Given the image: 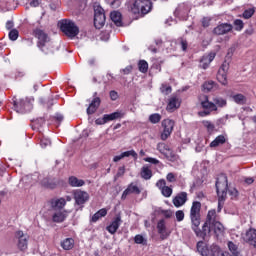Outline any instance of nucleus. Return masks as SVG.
Returning <instances> with one entry per match:
<instances>
[{"mask_svg": "<svg viewBox=\"0 0 256 256\" xmlns=\"http://www.w3.org/2000/svg\"><path fill=\"white\" fill-rule=\"evenodd\" d=\"M191 229L198 239L205 241L214 232L216 237L223 235L225 227L217 220V211L215 209L209 210L206 220L201 227V202L193 201L190 208Z\"/></svg>", "mask_w": 256, "mask_h": 256, "instance_id": "nucleus-1", "label": "nucleus"}, {"mask_svg": "<svg viewBox=\"0 0 256 256\" xmlns=\"http://www.w3.org/2000/svg\"><path fill=\"white\" fill-rule=\"evenodd\" d=\"M32 35L38 39L37 47L42 53L45 55H53V53H55V45L53 44V41H51L49 34L41 30V28H36L33 30Z\"/></svg>", "mask_w": 256, "mask_h": 256, "instance_id": "nucleus-2", "label": "nucleus"}, {"mask_svg": "<svg viewBox=\"0 0 256 256\" xmlns=\"http://www.w3.org/2000/svg\"><path fill=\"white\" fill-rule=\"evenodd\" d=\"M153 9V2L151 0H135L130 7V11L133 15H140L145 17L148 13H151Z\"/></svg>", "mask_w": 256, "mask_h": 256, "instance_id": "nucleus-3", "label": "nucleus"}, {"mask_svg": "<svg viewBox=\"0 0 256 256\" xmlns=\"http://www.w3.org/2000/svg\"><path fill=\"white\" fill-rule=\"evenodd\" d=\"M216 193L220 197L221 201L227 199V190L229 189V182L227 180V175L220 174L216 180Z\"/></svg>", "mask_w": 256, "mask_h": 256, "instance_id": "nucleus-4", "label": "nucleus"}, {"mask_svg": "<svg viewBox=\"0 0 256 256\" xmlns=\"http://www.w3.org/2000/svg\"><path fill=\"white\" fill-rule=\"evenodd\" d=\"M60 31H62L66 37H70L71 39L79 35V27L75 25V22L67 19L60 22Z\"/></svg>", "mask_w": 256, "mask_h": 256, "instance_id": "nucleus-5", "label": "nucleus"}, {"mask_svg": "<svg viewBox=\"0 0 256 256\" xmlns=\"http://www.w3.org/2000/svg\"><path fill=\"white\" fill-rule=\"evenodd\" d=\"M105 21H107L105 10L101 6H96L94 8V27L96 29H103L105 27Z\"/></svg>", "mask_w": 256, "mask_h": 256, "instance_id": "nucleus-6", "label": "nucleus"}, {"mask_svg": "<svg viewBox=\"0 0 256 256\" xmlns=\"http://www.w3.org/2000/svg\"><path fill=\"white\" fill-rule=\"evenodd\" d=\"M13 107L17 113H29L33 109V104L27 99H13Z\"/></svg>", "mask_w": 256, "mask_h": 256, "instance_id": "nucleus-7", "label": "nucleus"}, {"mask_svg": "<svg viewBox=\"0 0 256 256\" xmlns=\"http://www.w3.org/2000/svg\"><path fill=\"white\" fill-rule=\"evenodd\" d=\"M163 132L161 134L162 141H167L173 133V127H175V121L171 119H165L162 121Z\"/></svg>", "mask_w": 256, "mask_h": 256, "instance_id": "nucleus-8", "label": "nucleus"}, {"mask_svg": "<svg viewBox=\"0 0 256 256\" xmlns=\"http://www.w3.org/2000/svg\"><path fill=\"white\" fill-rule=\"evenodd\" d=\"M16 239H18L17 247L20 251H27V247L29 245V236L23 231L18 230L15 233Z\"/></svg>", "mask_w": 256, "mask_h": 256, "instance_id": "nucleus-9", "label": "nucleus"}, {"mask_svg": "<svg viewBox=\"0 0 256 256\" xmlns=\"http://www.w3.org/2000/svg\"><path fill=\"white\" fill-rule=\"evenodd\" d=\"M198 101L205 111H217V105L214 102L209 101V96L201 94L198 96Z\"/></svg>", "mask_w": 256, "mask_h": 256, "instance_id": "nucleus-10", "label": "nucleus"}, {"mask_svg": "<svg viewBox=\"0 0 256 256\" xmlns=\"http://www.w3.org/2000/svg\"><path fill=\"white\" fill-rule=\"evenodd\" d=\"M73 197L75 205H78V207H83V205L89 201V193L79 189L73 191Z\"/></svg>", "mask_w": 256, "mask_h": 256, "instance_id": "nucleus-11", "label": "nucleus"}, {"mask_svg": "<svg viewBox=\"0 0 256 256\" xmlns=\"http://www.w3.org/2000/svg\"><path fill=\"white\" fill-rule=\"evenodd\" d=\"M233 31V24L220 23L212 31L214 35H227Z\"/></svg>", "mask_w": 256, "mask_h": 256, "instance_id": "nucleus-12", "label": "nucleus"}, {"mask_svg": "<svg viewBox=\"0 0 256 256\" xmlns=\"http://www.w3.org/2000/svg\"><path fill=\"white\" fill-rule=\"evenodd\" d=\"M243 241L245 243H248V245H251L256 249V229L255 228H250L248 229L245 234L242 236Z\"/></svg>", "mask_w": 256, "mask_h": 256, "instance_id": "nucleus-13", "label": "nucleus"}, {"mask_svg": "<svg viewBox=\"0 0 256 256\" xmlns=\"http://www.w3.org/2000/svg\"><path fill=\"white\" fill-rule=\"evenodd\" d=\"M93 97V100L86 109L87 115H95V113H97V109L101 106V98L97 97V92L94 93Z\"/></svg>", "mask_w": 256, "mask_h": 256, "instance_id": "nucleus-14", "label": "nucleus"}, {"mask_svg": "<svg viewBox=\"0 0 256 256\" xmlns=\"http://www.w3.org/2000/svg\"><path fill=\"white\" fill-rule=\"evenodd\" d=\"M121 223H123V220H121V215H118L112 220L110 225L106 227V231H108L110 235H115L119 227H121Z\"/></svg>", "mask_w": 256, "mask_h": 256, "instance_id": "nucleus-15", "label": "nucleus"}, {"mask_svg": "<svg viewBox=\"0 0 256 256\" xmlns=\"http://www.w3.org/2000/svg\"><path fill=\"white\" fill-rule=\"evenodd\" d=\"M156 229L161 239H167V237H169L170 234L167 232V223L165 222V219H160L158 221Z\"/></svg>", "mask_w": 256, "mask_h": 256, "instance_id": "nucleus-16", "label": "nucleus"}, {"mask_svg": "<svg viewBox=\"0 0 256 256\" xmlns=\"http://www.w3.org/2000/svg\"><path fill=\"white\" fill-rule=\"evenodd\" d=\"M187 192L178 193L172 200L174 207H183L187 203Z\"/></svg>", "mask_w": 256, "mask_h": 256, "instance_id": "nucleus-17", "label": "nucleus"}, {"mask_svg": "<svg viewBox=\"0 0 256 256\" xmlns=\"http://www.w3.org/2000/svg\"><path fill=\"white\" fill-rule=\"evenodd\" d=\"M215 57H216V54L214 52L209 53L208 55L202 56L199 64L200 69H209V65H211Z\"/></svg>", "mask_w": 256, "mask_h": 256, "instance_id": "nucleus-18", "label": "nucleus"}, {"mask_svg": "<svg viewBox=\"0 0 256 256\" xmlns=\"http://www.w3.org/2000/svg\"><path fill=\"white\" fill-rule=\"evenodd\" d=\"M131 193H135V195H141V189L137 187V185H134L133 183H130L122 193V199H127V195H131Z\"/></svg>", "mask_w": 256, "mask_h": 256, "instance_id": "nucleus-19", "label": "nucleus"}, {"mask_svg": "<svg viewBox=\"0 0 256 256\" xmlns=\"http://www.w3.org/2000/svg\"><path fill=\"white\" fill-rule=\"evenodd\" d=\"M110 19L114 22V25L116 27H123V17L121 15V12L119 11H113L110 13Z\"/></svg>", "mask_w": 256, "mask_h": 256, "instance_id": "nucleus-20", "label": "nucleus"}, {"mask_svg": "<svg viewBox=\"0 0 256 256\" xmlns=\"http://www.w3.org/2000/svg\"><path fill=\"white\" fill-rule=\"evenodd\" d=\"M69 212L67 210L55 212L52 215V221L53 223H63L67 219V214Z\"/></svg>", "mask_w": 256, "mask_h": 256, "instance_id": "nucleus-21", "label": "nucleus"}, {"mask_svg": "<svg viewBox=\"0 0 256 256\" xmlns=\"http://www.w3.org/2000/svg\"><path fill=\"white\" fill-rule=\"evenodd\" d=\"M140 177L145 181H149V179L153 177V170H151V167L149 165H144L141 168Z\"/></svg>", "mask_w": 256, "mask_h": 256, "instance_id": "nucleus-22", "label": "nucleus"}, {"mask_svg": "<svg viewBox=\"0 0 256 256\" xmlns=\"http://www.w3.org/2000/svg\"><path fill=\"white\" fill-rule=\"evenodd\" d=\"M181 107V101L177 96H172L167 104V111H173V109H179Z\"/></svg>", "mask_w": 256, "mask_h": 256, "instance_id": "nucleus-23", "label": "nucleus"}, {"mask_svg": "<svg viewBox=\"0 0 256 256\" xmlns=\"http://www.w3.org/2000/svg\"><path fill=\"white\" fill-rule=\"evenodd\" d=\"M49 204L53 209H63L67 205L65 198L51 199Z\"/></svg>", "mask_w": 256, "mask_h": 256, "instance_id": "nucleus-24", "label": "nucleus"}, {"mask_svg": "<svg viewBox=\"0 0 256 256\" xmlns=\"http://www.w3.org/2000/svg\"><path fill=\"white\" fill-rule=\"evenodd\" d=\"M124 115L125 114L123 112L116 111L111 114H104L103 116H104L106 123H109V121H115V119H122V117H124Z\"/></svg>", "mask_w": 256, "mask_h": 256, "instance_id": "nucleus-25", "label": "nucleus"}, {"mask_svg": "<svg viewBox=\"0 0 256 256\" xmlns=\"http://www.w3.org/2000/svg\"><path fill=\"white\" fill-rule=\"evenodd\" d=\"M61 247L64 251H71L75 247V240L73 238H66L61 242Z\"/></svg>", "mask_w": 256, "mask_h": 256, "instance_id": "nucleus-26", "label": "nucleus"}, {"mask_svg": "<svg viewBox=\"0 0 256 256\" xmlns=\"http://www.w3.org/2000/svg\"><path fill=\"white\" fill-rule=\"evenodd\" d=\"M68 183L70 187H83V185H85V180L79 179L75 176H70L68 178Z\"/></svg>", "mask_w": 256, "mask_h": 256, "instance_id": "nucleus-27", "label": "nucleus"}, {"mask_svg": "<svg viewBox=\"0 0 256 256\" xmlns=\"http://www.w3.org/2000/svg\"><path fill=\"white\" fill-rule=\"evenodd\" d=\"M225 143H227V138H225L223 135H219L210 143V147H219V145H225Z\"/></svg>", "mask_w": 256, "mask_h": 256, "instance_id": "nucleus-28", "label": "nucleus"}, {"mask_svg": "<svg viewBox=\"0 0 256 256\" xmlns=\"http://www.w3.org/2000/svg\"><path fill=\"white\" fill-rule=\"evenodd\" d=\"M107 216V209L106 208H102L100 210H98L91 218L92 223H97V221H99V219H101L102 217H106Z\"/></svg>", "mask_w": 256, "mask_h": 256, "instance_id": "nucleus-29", "label": "nucleus"}, {"mask_svg": "<svg viewBox=\"0 0 256 256\" xmlns=\"http://www.w3.org/2000/svg\"><path fill=\"white\" fill-rule=\"evenodd\" d=\"M42 187H46V189H55L57 187V182L51 178H44L41 181Z\"/></svg>", "mask_w": 256, "mask_h": 256, "instance_id": "nucleus-30", "label": "nucleus"}, {"mask_svg": "<svg viewBox=\"0 0 256 256\" xmlns=\"http://www.w3.org/2000/svg\"><path fill=\"white\" fill-rule=\"evenodd\" d=\"M234 103L237 105H246L247 104V97L243 94H235L232 96Z\"/></svg>", "mask_w": 256, "mask_h": 256, "instance_id": "nucleus-31", "label": "nucleus"}, {"mask_svg": "<svg viewBox=\"0 0 256 256\" xmlns=\"http://www.w3.org/2000/svg\"><path fill=\"white\" fill-rule=\"evenodd\" d=\"M166 159L171 163H175V161H179V155H177L171 148L164 154Z\"/></svg>", "mask_w": 256, "mask_h": 256, "instance_id": "nucleus-32", "label": "nucleus"}, {"mask_svg": "<svg viewBox=\"0 0 256 256\" xmlns=\"http://www.w3.org/2000/svg\"><path fill=\"white\" fill-rule=\"evenodd\" d=\"M213 103L214 105H216V107H227V100L225 98H221V97H215L213 98Z\"/></svg>", "mask_w": 256, "mask_h": 256, "instance_id": "nucleus-33", "label": "nucleus"}, {"mask_svg": "<svg viewBox=\"0 0 256 256\" xmlns=\"http://www.w3.org/2000/svg\"><path fill=\"white\" fill-rule=\"evenodd\" d=\"M138 69L140 73H147L149 71V63L145 60H139Z\"/></svg>", "mask_w": 256, "mask_h": 256, "instance_id": "nucleus-34", "label": "nucleus"}, {"mask_svg": "<svg viewBox=\"0 0 256 256\" xmlns=\"http://www.w3.org/2000/svg\"><path fill=\"white\" fill-rule=\"evenodd\" d=\"M156 149L159 151V153H161V155H165L171 148H169V145L165 144L164 142H160L157 144Z\"/></svg>", "mask_w": 256, "mask_h": 256, "instance_id": "nucleus-35", "label": "nucleus"}, {"mask_svg": "<svg viewBox=\"0 0 256 256\" xmlns=\"http://www.w3.org/2000/svg\"><path fill=\"white\" fill-rule=\"evenodd\" d=\"M215 87V82L213 80L206 81L202 85V91L209 93Z\"/></svg>", "mask_w": 256, "mask_h": 256, "instance_id": "nucleus-36", "label": "nucleus"}, {"mask_svg": "<svg viewBox=\"0 0 256 256\" xmlns=\"http://www.w3.org/2000/svg\"><path fill=\"white\" fill-rule=\"evenodd\" d=\"M216 78H217V81H219V83H221V85H227V73L220 72L218 70Z\"/></svg>", "mask_w": 256, "mask_h": 256, "instance_id": "nucleus-37", "label": "nucleus"}, {"mask_svg": "<svg viewBox=\"0 0 256 256\" xmlns=\"http://www.w3.org/2000/svg\"><path fill=\"white\" fill-rule=\"evenodd\" d=\"M233 26H234L235 31H243V29L245 27V23L241 19H236L233 22Z\"/></svg>", "mask_w": 256, "mask_h": 256, "instance_id": "nucleus-38", "label": "nucleus"}, {"mask_svg": "<svg viewBox=\"0 0 256 256\" xmlns=\"http://www.w3.org/2000/svg\"><path fill=\"white\" fill-rule=\"evenodd\" d=\"M149 121L150 123H152L153 125H156V123H159L161 121V114L159 113H154V114H151L149 116Z\"/></svg>", "mask_w": 256, "mask_h": 256, "instance_id": "nucleus-39", "label": "nucleus"}, {"mask_svg": "<svg viewBox=\"0 0 256 256\" xmlns=\"http://www.w3.org/2000/svg\"><path fill=\"white\" fill-rule=\"evenodd\" d=\"M178 45L181 47L182 51H187V48L189 47V42H187V39L180 37L178 38Z\"/></svg>", "mask_w": 256, "mask_h": 256, "instance_id": "nucleus-40", "label": "nucleus"}, {"mask_svg": "<svg viewBox=\"0 0 256 256\" xmlns=\"http://www.w3.org/2000/svg\"><path fill=\"white\" fill-rule=\"evenodd\" d=\"M253 15H255V8H249L244 10L242 17L243 19H251Z\"/></svg>", "mask_w": 256, "mask_h": 256, "instance_id": "nucleus-41", "label": "nucleus"}, {"mask_svg": "<svg viewBox=\"0 0 256 256\" xmlns=\"http://www.w3.org/2000/svg\"><path fill=\"white\" fill-rule=\"evenodd\" d=\"M8 37L10 41H17V39H19V30L17 29L10 30Z\"/></svg>", "mask_w": 256, "mask_h": 256, "instance_id": "nucleus-42", "label": "nucleus"}, {"mask_svg": "<svg viewBox=\"0 0 256 256\" xmlns=\"http://www.w3.org/2000/svg\"><path fill=\"white\" fill-rule=\"evenodd\" d=\"M161 193L163 197H171V195H173V188L166 186L162 188Z\"/></svg>", "mask_w": 256, "mask_h": 256, "instance_id": "nucleus-43", "label": "nucleus"}, {"mask_svg": "<svg viewBox=\"0 0 256 256\" xmlns=\"http://www.w3.org/2000/svg\"><path fill=\"white\" fill-rule=\"evenodd\" d=\"M160 91L164 95H169L171 93V91H173V88H171V86H169L167 84H162L160 87Z\"/></svg>", "mask_w": 256, "mask_h": 256, "instance_id": "nucleus-44", "label": "nucleus"}, {"mask_svg": "<svg viewBox=\"0 0 256 256\" xmlns=\"http://www.w3.org/2000/svg\"><path fill=\"white\" fill-rule=\"evenodd\" d=\"M121 155L123 159H125V157H133L134 159H137L138 157L137 152H135V150L122 152Z\"/></svg>", "mask_w": 256, "mask_h": 256, "instance_id": "nucleus-45", "label": "nucleus"}, {"mask_svg": "<svg viewBox=\"0 0 256 256\" xmlns=\"http://www.w3.org/2000/svg\"><path fill=\"white\" fill-rule=\"evenodd\" d=\"M175 215H176V221H178V223H181V221L185 219V212H183V210H177L175 212Z\"/></svg>", "mask_w": 256, "mask_h": 256, "instance_id": "nucleus-46", "label": "nucleus"}, {"mask_svg": "<svg viewBox=\"0 0 256 256\" xmlns=\"http://www.w3.org/2000/svg\"><path fill=\"white\" fill-rule=\"evenodd\" d=\"M134 243H136L137 245H143V243H145V238L143 237V235L137 234L134 237Z\"/></svg>", "mask_w": 256, "mask_h": 256, "instance_id": "nucleus-47", "label": "nucleus"}, {"mask_svg": "<svg viewBox=\"0 0 256 256\" xmlns=\"http://www.w3.org/2000/svg\"><path fill=\"white\" fill-rule=\"evenodd\" d=\"M160 214L165 217V219H171L173 217V211L171 210H160Z\"/></svg>", "mask_w": 256, "mask_h": 256, "instance_id": "nucleus-48", "label": "nucleus"}, {"mask_svg": "<svg viewBox=\"0 0 256 256\" xmlns=\"http://www.w3.org/2000/svg\"><path fill=\"white\" fill-rule=\"evenodd\" d=\"M156 187H158V189L162 191L164 187H167V182L165 181V179H160L156 182Z\"/></svg>", "mask_w": 256, "mask_h": 256, "instance_id": "nucleus-49", "label": "nucleus"}, {"mask_svg": "<svg viewBox=\"0 0 256 256\" xmlns=\"http://www.w3.org/2000/svg\"><path fill=\"white\" fill-rule=\"evenodd\" d=\"M220 73H226L227 71H229V63H227V61H225L219 68L218 70Z\"/></svg>", "mask_w": 256, "mask_h": 256, "instance_id": "nucleus-50", "label": "nucleus"}, {"mask_svg": "<svg viewBox=\"0 0 256 256\" xmlns=\"http://www.w3.org/2000/svg\"><path fill=\"white\" fill-rule=\"evenodd\" d=\"M166 179L168 181V183H175V181H177V177L175 176V174L173 172H170L167 174Z\"/></svg>", "mask_w": 256, "mask_h": 256, "instance_id": "nucleus-51", "label": "nucleus"}, {"mask_svg": "<svg viewBox=\"0 0 256 256\" xmlns=\"http://www.w3.org/2000/svg\"><path fill=\"white\" fill-rule=\"evenodd\" d=\"M144 161L146 163H151L152 165H159V163H160V161L157 160V158H151V157L144 158Z\"/></svg>", "mask_w": 256, "mask_h": 256, "instance_id": "nucleus-52", "label": "nucleus"}, {"mask_svg": "<svg viewBox=\"0 0 256 256\" xmlns=\"http://www.w3.org/2000/svg\"><path fill=\"white\" fill-rule=\"evenodd\" d=\"M40 145L43 149H45V147H49V145H51V140L47 139V138H42L40 140Z\"/></svg>", "mask_w": 256, "mask_h": 256, "instance_id": "nucleus-53", "label": "nucleus"}, {"mask_svg": "<svg viewBox=\"0 0 256 256\" xmlns=\"http://www.w3.org/2000/svg\"><path fill=\"white\" fill-rule=\"evenodd\" d=\"M203 125L204 127H206V129H210V131H213L215 129V125H213L211 121H203Z\"/></svg>", "mask_w": 256, "mask_h": 256, "instance_id": "nucleus-54", "label": "nucleus"}, {"mask_svg": "<svg viewBox=\"0 0 256 256\" xmlns=\"http://www.w3.org/2000/svg\"><path fill=\"white\" fill-rule=\"evenodd\" d=\"M110 5L113 9H119V7H121V0H114Z\"/></svg>", "mask_w": 256, "mask_h": 256, "instance_id": "nucleus-55", "label": "nucleus"}, {"mask_svg": "<svg viewBox=\"0 0 256 256\" xmlns=\"http://www.w3.org/2000/svg\"><path fill=\"white\" fill-rule=\"evenodd\" d=\"M123 175H125V166H120L118 168V171H117V174H116V177H123Z\"/></svg>", "mask_w": 256, "mask_h": 256, "instance_id": "nucleus-56", "label": "nucleus"}, {"mask_svg": "<svg viewBox=\"0 0 256 256\" xmlns=\"http://www.w3.org/2000/svg\"><path fill=\"white\" fill-rule=\"evenodd\" d=\"M110 98L112 101H117V99H119V94L117 93V91H110Z\"/></svg>", "mask_w": 256, "mask_h": 256, "instance_id": "nucleus-57", "label": "nucleus"}, {"mask_svg": "<svg viewBox=\"0 0 256 256\" xmlns=\"http://www.w3.org/2000/svg\"><path fill=\"white\" fill-rule=\"evenodd\" d=\"M223 203H225V200H221V196H218V213H221V209H223Z\"/></svg>", "mask_w": 256, "mask_h": 256, "instance_id": "nucleus-58", "label": "nucleus"}, {"mask_svg": "<svg viewBox=\"0 0 256 256\" xmlns=\"http://www.w3.org/2000/svg\"><path fill=\"white\" fill-rule=\"evenodd\" d=\"M95 123H96V125H105V123H107L105 120V116H103L102 118L96 119Z\"/></svg>", "mask_w": 256, "mask_h": 256, "instance_id": "nucleus-59", "label": "nucleus"}, {"mask_svg": "<svg viewBox=\"0 0 256 256\" xmlns=\"http://www.w3.org/2000/svg\"><path fill=\"white\" fill-rule=\"evenodd\" d=\"M210 23H211V19L203 18V20H202V27H209Z\"/></svg>", "mask_w": 256, "mask_h": 256, "instance_id": "nucleus-60", "label": "nucleus"}, {"mask_svg": "<svg viewBox=\"0 0 256 256\" xmlns=\"http://www.w3.org/2000/svg\"><path fill=\"white\" fill-rule=\"evenodd\" d=\"M122 71H123L124 75H129L131 73V71H133V66L129 65Z\"/></svg>", "mask_w": 256, "mask_h": 256, "instance_id": "nucleus-61", "label": "nucleus"}, {"mask_svg": "<svg viewBox=\"0 0 256 256\" xmlns=\"http://www.w3.org/2000/svg\"><path fill=\"white\" fill-rule=\"evenodd\" d=\"M41 5V0H32L30 2V7H39Z\"/></svg>", "mask_w": 256, "mask_h": 256, "instance_id": "nucleus-62", "label": "nucleus"}, {"mask_svg": "<svg viewBox=\"0 0 256 256\" xmlns=\"http://www.w3.org/2000/svg\"><path fill=\"white\" fill-rule=\"evenodd\" d=\"M13 27H14L13 21H7V22H6V29H7L8 31L13 30Z\"/></svg>", "mask_w": 256, "mask_h": 256, "instance_id": "nucleus-63", "label": "nucleus"}, {"mask_svg": "<svg viewBox=\"0 0 256 256\" xmlns=\"http://www.w3.org/2000/svg\"><path fill=\"white\" fill-rule=\"evenodd\" d=\"M54 119L61 123V121H63V116L61 114H55Z\"/></svg>", "mask_w": 256, "mask_h": 256, "instance_id": "nucleus-64", "label": "nucleus"}]
</instances>
